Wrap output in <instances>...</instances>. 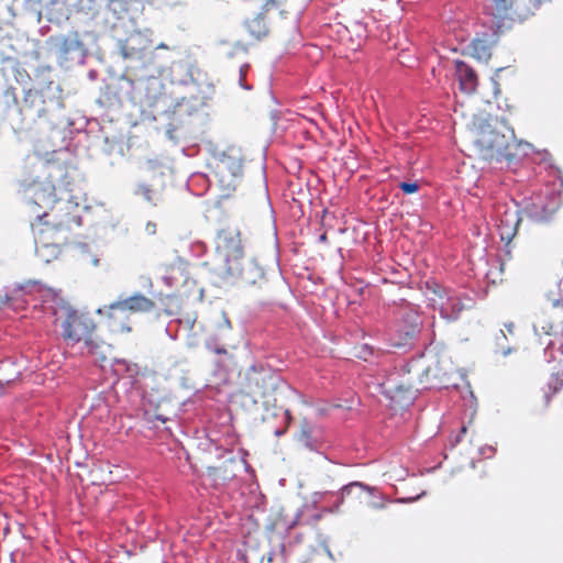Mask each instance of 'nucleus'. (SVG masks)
<instances>
[{"mask_svg": "<svg viewBox=\"0 0 563 563\" xmlns=\"http://www.w3.org/2000/svg\"><path fill=\"white\" fill-rule=\"evenodd\" d=\"M560 197L547 189L530 197L525 203V211L533 221H548L559 209Z\"/></svg>", "mask_w": 563, "mask_h": 563, "instance_id": "obj_6", "label": "nucleus"}, {"mask_svg": "<svg viewBox=\"0 0 563 563\" xmlns=\"http://www.w3.org/2000/svg\"><path fill=\"white\" fill-rule=\"evenodd\" d=\"M399 320L401 322L399 325V332L405 339L412 338L419 331V327L421 325L418 310L410 305L400 308Z\"/></svg>", "mask_w": 563, "mask_h": 563, "instance_id": "obj_11", "label": "nucleus"}, {"mask_svg": "<svg viewBox=\"0 0 563 563\" xmlns=\"http://www.w3.org/2000/svg\"><path fill=\"white\" fill-rule=\"evenodd\" d=\"M44 224H46V225L51 224V225H53L54 228H57V229H58V228H60V227L63 225V223H62V222H60V223H58V224H55V223H51L49 221H45V222H44Z\"/></svg>", "mask_w": 563, "mask_h": 563, "instance_id": "obj_31", "label": "nucleus"}, {"mask_svg": "<svg viewBox=\"0 0 563 563\" xmlns=\"http://www.w3.org/2000/svg\"><path fill=\"white\" fill-rule=\"evenodd\" d=\"M275 434H276L277 437H280L282 434H284V431H283V430L277 429V430L275 431Z\"/></svg>", "mask_w": 563, "mask_h": 563, "instance_id": "obj_33", "label": "nucleus"}, {"mask_svg": "<svg viewBox=\"0 0 563 563\" xmlns=\"http://www.w3.org/2000/svg\"><path fill=\"white\" fill-rule=\"evenodd\" d=\"M216 252L225 264L224 271L220 274L240 279L246 285L255 284L261 272L252 263H243L244 252L238 228L227 227L217 233Z\"/></svg>", "mask_w": 563, "mask_h": 563, "instance_id": "obj_3", "label": "nucleus"}, {"mask_svg": "<svg viewBox=\"0 0 563 563\" xmlns=\"http://www.w3.org/2000/svg\"><path fill=\"white\" fill-rule=\"evenodd\" d=\"M216 170L222 178L227 175L241 176L243 170L242 159L239 155L223 154L216 165Z\"/></svg>", "mask_w": 563, "mask_h": 563, "instance_id": "obj_14", "label": "nucleus"}, {"mask_svg": "<svg viewBox=\"0 0 563 563\" xmlns=\"http://www.w3.org/2000/svg\"><path fill=\"white\" fill-rule=\"evenodd\" d=\"M454 64L460 89L465 93H473L478 85L477 74L463 60L456 59Z\"/></svg>", "mask_w": 563, "mask_h": 563, "instance_id": "obj_12", "label": "nucleus"}, {"mask_svg": "<svg viewBox=\"0 0 563 563\" xmlns=\"http://www.w3.org/2000/svg\"><path fill=\"white\" fill-rule=\"evenodd\" d=\"M55 322L62 329V336L67 345L84 341L90 344V335L95 329V324L88 317L78 313L68 306H63L54 312Z\"/></svg>", "mask_w": 563, "mask_h": 563, "instance_id": "obj_4", "label": "nucleus"}, {"mask_svg": "<svg viewBox=\"0 0 563 563\" xmlns=\"http://www.w3.org/2000/svg\"><path fill=\"white\" fill-rule=\"evenodd\" d=\"M91 261L95 266L99 265V258L97 256H93Z\"/></svg>", "mask_w": 563, "mask_h": 563, "instance_id": "obj_32", "label": "nucleus"}, {"mask_svg": "<svg viewBox=\"0 0 563 563\" xmlns=\"http://www.w3.org/2000/svg\"><path fill=\"white\" fill-rule=\"evenodd\" d=\"M505 327H506L507 331H508L510 334H512V333H514V328H515V325H514V323H512V322L506 323V324H505Z\"/></svg>", "mask_w": 563, "mask_h": 563, "instance_id": "obj_28", "label": "nucleus"}, {"mask_svg": "<svg viewBox=\"0 0 563 563\" xmlns=\"http://www.w3.org/2000/svg\"><path fill=\"white\" fill-rule=\"evenodd\" d=\"M48 217V213L46 211H44L42 214L37 213L36 214V218L42 221L44 218Z\"/></svg>", "mask_w": 563, "mask_h": 563, "instance_id": "obj_30", "label": "nucleus"}, {"mask_svg": "<svg viewBox=\"0 0 563 563\" xmlns=\"http://www.w3.org/2000/svg\"><path fill=\"white\" fill-rule=\"evenodd\" d=\"M24 102L30 103L31 107H35L38 103L40 107L36 109L37 117L45 114L43 95L38 90H27L24 96Z\"/></svg>", "mask_w": 563, "mask_h": 563, "instance_id": "obj_19", "label": "nucleus"}, {"mask_svg": "<svg viewBox=\"0 0 563 563\" xmlns=\"http://www.w3.org/2000/svg\"><path fill=\"white\" fill-rule=\"evenodd\" d=\"M276 0H264L263 9L264 11H269L273 8H276Z\"/></svg>", "mask_w": 563, "mask_h": 563, "instance_id": "obj_26", "label": "nucleus"}, {"mask_svg": "<svg viewBox=\"0 0 563 563\" xmlns=\"http://www.w3.org/2000/svg\"><path fill=\"white\" fill-rule=\"evenodd\" d=\"M247 29L255 38L260 40L266 36L268 29L262 15H257L256 18L250 20L247 22Z\"/></svg>", "mask_w": 563, "mask_h": 563, "instance_id": "obj_18", "label": "nucleus"}, {"mask_svg": "<svg viewBox=\"0 0 563 563\" xmlns=\"http://www.w3.org/2000/svg\"><path fill=\"white\" fill-rule=\"evenodd\" d=\"M145 231L147 234L154 235L156 233V223L147 222L145 225Z\"/></svg>", "mask_w": 563, "mask_h": 563, "instance_id": "obj_25", "label": "nucleus"}, {"mask_svg": "<svg viewBox=\"0 0 563 563\" xmlns=\"http://www.w3.org/2000/svg\"><path fill=\"white\" fill-rule=\"evenodd\" d=\"M136 195H141L147 202L153 206H157L162 202V192L157 189H153L146 184H140L135 190Z\"/></svg>", "mask_w": 563, "mask_h": 563, "instance_id": "obj_16", "label": "nucleus"}, {"mask_svg": "<svg viewBox=\"0 0 563 563\" xmlns=\"http://www.w3.org/2000/svg\"><path fill=\"white\" fill-rule=\"evenodd\" d=\"M434 308H438L440 316L449 321L456 320L464 305L456 291L438 286L430 298Z\"/></svg>", "mask_w": 563, "mask_h": 563, "instance_id": "obj_7", "label": "nucleus"}, {"mask_svg": "<svg viewBox=\"0 0 563 563\" xmlns=\"http://www.w3.org/2000/svg\"><path fill=\"white\" fill-rule=\"evenodd\" d=\"M206 244L203 242L197 241L191 244V251L196 256H201L206 253Z\"/></svg>", "mask_w": 563, "mask_h": 563, "instance_id": "obj_21", "label": "nucleus"}, {"mask_svg": "<svg viewBox=\"0 0 563 563\" xmlns=\"http://www.w3.org/2000/svg\"><path fill=\"white\" fill-rule=\"evenodd\" d=\"M247 70H249V65L247 64H244L240 67V78H239V82H240V86L246 90H250L251 89V86H247L244 84V78L247 74Z\"/></svg>", "mask_w": 563, "mask_h": 563, "instance_id": "obj_22", "label": "nucleus"}, {"mask_svg": "<svg viewBox=\"0 0 563 563\" xmlns=\"http://www.w3.org/2000/svg\"><path fill=\"white\" fill-rule=\"evenodd\" d=\"M514 0H484L483 12L479 16V30L472 41V54L479 60H487L492 55V48L498 42L505 20Z\"/></svg>", "mask_w": 563, "mask_h": 563, "instance_id": "obj_2", "label": "nucleus"}, {"mask_svg": "<svg viewBox=\"0 0 563 563\" xmlns=\"http://www.w3.org/2000/svg\"><path fill=\"white\" fill-rule=\"evenodd\" d=\"M495 452V449L493 446H484L481 449V454L486 455L487 457H490Z\"/></svg>", "mask_w": 563, "mask_h": 563, "instance_id": "obj_27", "label": "nucleus"}, {"mask_svg": "<svg viewBox=\"0 0 563 563\" xmlns=\"http://www.w3.org/2000/svg\"><path fill=\"white\" fill-rule=\"evenodd\" d=\"M145 416V419L148 421V422H153L154 420H159L162 422H166L167 421V418H165L164 416L162 415H155L154 417H152L147 411H145L144 413Z\"/></svg>", "mask_w": 563, "mask_h": 563, "instance_id": "obj_24", "label": "nucleus"}, {"mask_svg": "<svg viewBox=\"0 0 563 563\" xmlns=\"http://www.w3.org/2000/svg\"><path fill=\"white\" fill-rule=\"evenodd\" d=\"M472 133L473 143L484 159L505 163L507 166L527 156L531 148L528 142L518 141L514 130L497 119H475Z\"/></svg>", "mask_w": 563, "mask_h": 563, "instance_id": "obj_1", "label": "nucleus"}, {"mask_svg": "<svg viewBox=\"0 0 563 563\" xmlns=\"http://www.w3.org/2000/svg\"><path fill=\"white\" fill-rule=\"evenodd\" d=\"M221 318L222 320L218 323V330L220 331V334L209 335L205 342V345L210 352L219 355H227L228 350L225 349L221 336L223 333H229L232 330V323L225 312L221 313Z\"/></svg>", "mask_w": 563, "mask_h": 563, "instance_id": "obj_13", "label": "nucleus"}, {"mask_svg": "<svg viewBox=\"0 0 563 563\" xmlns=\"http://www.w3.org/2000/svg\"><path fill=\"white\" fill-rule=\"evenodd\" d=\"M56 202V195L53 186L43 187L35 192L34 205L44 203V207H52Z\"/></svg>", "mask_w": 563, "mask_h": 563, "instance_id": "obj_17", "label": "nucleus"}, {"mask_svg": "<svg viewBox=\"0 0 563 563\" xmlns=\"http://www.w3.org/2000/svg\"><path fill=\"white\" fill-rule=\"evenodd\" d=\"M353 487H360L369 493H374L376 488L369 487L361 482L350 483L341 488L338 493L322 492L313 495V505L316 508H320L325 512H333L339 509L344 500V496L351 493Z\"/></svg>", "mask_w": 563, "mask_h": 563, "instance_id": "obj_8", "label": "nucleus"}, {"mask_svg": "<svg viewBox=\"0 0 563 563\" xmlns=\"http://www.w3.org/2000/svg\"><path fill=\"white\" fill-rule=\"evenodd\" d=\"M466 430H467L466 427L462 426L459 434L454 439L451 440L452 446L457 445L462 441L464 434L466 433Z\"/></svg>", "mask_w": 563, "mask_h": 563, "instance_id": "obj_23", "label": "nucleus"}, {"mask_svg": "<svg viewBox=\"0 0 563 563\" xmlns=\"http://www.w3.org/2000/svg\"><path fill=\"white\" fill-rule=\"evenodd\" d=\"M318 240L320 243H325L328 241L327 233H322Z\"/></svg>", "mask_w": 563, "mask_h": 563, "instance_id": "obj_29", "label": "nucleus"}, {"mask_svg": "<svg viewBox=\"0 0 563 563\" xmlns=\"http://www.w3.org/2000/svg\"><path fill=\"white\" fill-rule=\"evenodd\" d=\"M550 396H551V395H550L549 393H545V396H544V397H545V402H547V404H549V401H550Z\"/></svg>", "mask_w": 563, "mask_h": 563, "instance_id": "obj_34", "label": "nucleus"}, {"mask_svg": "<svg viewBox=\"0 0 563 563\" xmlns=\"http://www.w3.org/2000/svg\"><path fill=\"white\" fill-rule=\"evenodd\" d=\"M57 49L62 56H67L70 53L82 49L84 44L77 31L69 32L68 34L57 38Z\"/></svg>", "mask_w": 563, "mask_h": 563, "instance_id": "obj_15", "label": "nucleus"}, {"mask_svg": "<svg viewBox=\"0 0 563 563\" xmlns=\"http://www.w3.org/2000/svg\"><path fill=\"white\" fill-rule=\"evenodd\" d=\"M399 187L405 194H408V195L413 194V192L418 191V189H419V186L417 183L402 181L399 184Z\"/></svg>", "mask_w": 563, "mask_h": 563, "instance_id": "obj_20", "label": "nucleus"}, {"mask_svg": "<svg viewBox=\"0 0 563 563\" xmlns=\"http://www.w3.org/2000/svg\"><path fill=\"white\" fill-rule=\"evenodd\" d=\"M249 387L263 396L271 389L274 388L277 377L268 369H257L252 366L246 374Z\"/></svg>", "mask_w": 563, "mask_h": 563, "instance_id": "obj_10", "label": "nucleus"}, {"mask_svg": "<svg viewBox=\"0 0 563 563\" xmlns=\"http://www.w3.org/2000/svg\"><path fill=\"white\" fill-rule=\"evenodd\" d=\"M494 221L500 240L509 243L517 234L520 223L518 211L507 206H498L495 210Z\"/></svg>", "mask_w": 563, "mask_h": 563, "instance_id": "obj_9", "label": "nucleus"}, {"mask_svg": "<svg viewBox=\"0 0 563 563\" xmlns=\"http://www.w3.org/2000/svg\"><path fill=\"white\" fill-rule=\"evenodd\" d=\"M154 308V302L142 294L131 296L126 299L119 300L109 306V318L113 320L111 327L115 331H131L130 327L124 323L115 324L117 319L126 318L128 312H147Z\"/></svg>", "mask_w": 563, "mask_h": 563, "instance_id": "obj_5", "label": "nucleus"}]
</instances>
